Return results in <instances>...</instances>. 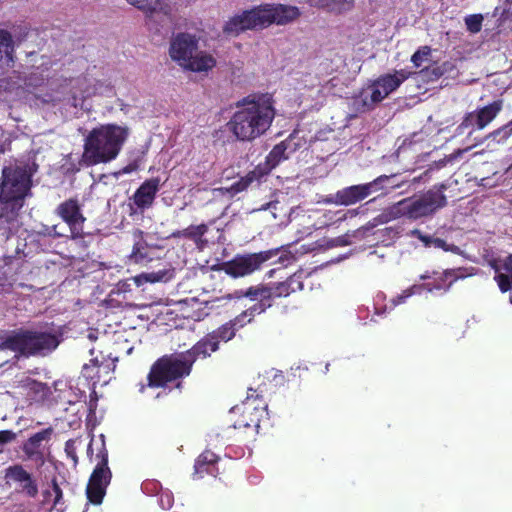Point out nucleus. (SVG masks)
Segmentation results:
<instances>
[{"label": "nucleus", "mask_w": 512, "mask_h": 512, "mask_svg": "<svg viewBox=\"0 0 512 512\" xmlns=\"http://www.w3.org/2000/svg\"><path fill=\"white\" fill-rule=\"evenodd\" d=\"M32 173L26 165L6 166L0 180V240L7 241L21 227V211L32 195Z\"/></svg>", "instance_id": "obj_1"}, {"label": "nucleus", "mask_w": 512, "mask_h": 512, "mask_svg": "<svg viewBox=\"0 0 512 512\" xmlns=\"http://www.w3.org/2000/svg\"><path fill=\"white\" fill-rule=\"evenodd\" d=\"M275 116L271 95L251 94L236 102V111L225 127L235 141L251 143L270 129Z\"/></svg>", "instance_id": "obj_2"}, {"label": "nucleus", "mask_w": 512, "mask_h": 512, "mask_svg": "<svg viewBox=\"0 0 512 512\" xmlns=\"http://www.w3.org/2000/svg\"><path fill=\"white\" fill-rule=\"evenodd\" d=\"M60 341L48 331L18 329L0 337V351H11L17 359L43 357L54 351Z\"/></svg>", "instance_id": "obj_3"}, {"label": "nucleus", "mask_w": 512, "mask_h": 512, "mask_svg": "<svg viewBox=\"0 0 512 512\" xmlns=\"http://www.w3.org/2000/svg\"><path fill=\"white\" fill-rule=\"evenodd\" d=\"M122 142V131L118 127L104 125L94 128L85 138L83 163L86 166H94L115 159Z\"/></svg>", "instance_id": "obj_4"}, {"label": "nucleus", "mask_w": 512, "mask_h": 512, "mask_svg": "<svg viewBox=\"0 0 512 512\" xmlns=\"http://www.w3.org/2000/svg\"><path fill=\"white\" fill-rule=\"evenodd\" d=\"M304 287L300 276L292 275L285 281L273 283H259L248 287L246 290L236 291V297H246L251 301H257L263 304V312L272 306V301L276 298L288 297L296 291L302 290Z\"/></svg>", "instance_id": "obj_5"}, {"label": "nucleus", "mask_w": 512, "mask_h": 512, "mask_svg": "<svg viewBox=\"0 0 512 512\" xmlns=\"http://www.w3.org/2000/svg\"><path fill=\"white\" fill-rule=\"evenodd\" d=\"M192 368L183 353L163 355L152 365L148 374V384L154 388H164L169 383L190 375Z\"/></svg>", "instance_id": "obj_6"}, {"label": "nucleus", "mask_w": 512, "mask_h": 512, "mask_svg": "<svg viewBox=\"0 0 512 512\" xmlns=\"http://www.w3.org/2000/svg\"><path fill=\"white\" fill-rule=\"evenodd\" d=\"M446 189L447 185L442 183L434 186V189L429 190L418 199H404L398 202L397 212L412 220L428 216L437 209L446 206L447 199L444 195Z\"/></svg>", "instance_id": "obj_7"}, {"label": "nucleus", "mask_w": 512, "mask_h": 512, "mask_svg": "<svg viewBox=\"0 0 512 512\" xmlns=\"http://www.w3.org/2000/svg\"><path fill=\"white\" fill-rule=\"evenodd\" d=\"M281 248H273L257 253L237 254L229 261L223 262L220 269L228 276L237 279L259 271L263 264L277 256Z\"/></svg>", "instance_id": "obj_8"}, {"label": "nucleus", "mask_w": 512, "mask_h": 512, "mask_svg": "<svg viewBox=\"0 0 512 512\" xmlns=\"http://www.w3.org/2000/svg\"><path fill=\"white\" fill-rule=\"evenodd\" d=\"M391 177L392 176L380 175L371 182L342 188L335 193L333 202L336 205L342 206L354 205L366 199L371 194L383 190Z\"/></svg>", "instance_id": "obj_9"}, {"label": "nucleus", "mask_w": 512, "mask_h": 512, "mask_svg": "<svg viewBox=\"0 0 512 512\" xmlns=\"http://www.w3.org/2000/svg\"><path fill=\"white\" fill-rule=\"evenodd\" d=\"M261 5L249 10H244L227 20L222 31L227 36H238L247 30L264 29Z\"/></svg>", "instance_id": "obj_10"}, {"label": "nucleus", "mask_w": 512, "mask_h": 512, "mask_svg": "<svg viewBox=\"0 0 512 512\" xmlns=\"http://www.w3.org/2000/svg\"><path fill=\"white\" fill-rule=\"evenodd\" d=\"M55 214L68 225L70 231L69 237L71 239L76 240L83 238L86 217L82 212L81 205L77 198H69L61 202L56 207Z\"/></svg>", "instance_id": "obj_11"}, {"label": "nucleus", "mask_w": 512, "mask_h": 512, "mask_svg": "<svg viewBox=\"0 0 512 512\" xmlns=\"http://www.w3.org/2000/svg\"><path fill=\"white\" fill-rule=\"evenodd\" d=\"M4 479L7 484L15 485L17 493L28 498H36L39 494L37 478L21 464L8 466L4 471Z\"/></svg>", "instance_id": "obj_12"}, {"label": "nucleus", "mask_w": 512, "mask_h": 512, "mask_svg": "<svg viewBox=\"0 0 512 512\" xmlns=\"http://www.w3.org/2000/svg\"><path fill=\"white\" fill-rule=\"evenodd\" d=\"M502 108L503 101L496 100L484 107L466 113L459 128L470 129L469 134L476 130H482L497 117Z\"/></svg>", "instance_id": "obj_13"}, {"label": "nucleus", "mask_w": 512, "mask_h": 512, "mask_svg": "<svg viewBox=\"0 0 512 512\" xmlns=\"http://www.w3.org/2000/svg\"><path fill=\"white\" fill-rule=\"evenodd\" d=\"M199 38L196 35L180 32L170 42L169 55L179 66L183 67L198 50Z\"/></svg>", "instance_id": "obj_14"}, {"label": "nucleus", "mask_w": 512, "mask_h": 512, "mask_svg": "<svg viewBox=\"0 0 512 512\" xmlns=\"http://www.w3.org/2000/svg\"><path fill=\"white\" fill-rule=\"evenodd\" d=\"M53 432L52 427L45 428L29 436L21 446L25 459L32 461L37 468L46 462L43 442H49Z\"/></svg>", "instance_id": "obj_15"}, {"label": "nucleus", "mask_w": 512, "mask_h": 512, "mask_svg": "<svg viewBox=\"0 0 512 512\" xmlns=\"http://www.w3.org/2000/svg\"><path fill=\"white\" fill-rule=\"evenodd\" d=\"M266 409V403L263 397L252 388H249L247 397L243 402L244 416L249 414L248 420H236L233 427L236 429L259 427L263 411Z\"/></svg>", "instance_id": "obj_16"}, {"label": "nucleus", "mask_w": 512, "mask_h": 512, "mask_svg": "<svg viewBox=\"0 0 512 512\" xmlns=\"http://www.w3.org/2000/svg\"><path fill=\"white\" fill-rule=\"evenodd\" d=\"M264 26L272 24L287 25L301 16V11L296 6L285 4H261Z\"/></svg>", "instance_id": "obj_17"}, {"label": "nucleus", "mask_w": 512, "mask_h": 512, "mask_svg": "<svg viewBox=\"0 0 512 512\" xmlns=\"http://www.w3.org/2000/svg\"><path fill=\"white\" fill-rule=\"evenodd\" d=\"M159 188L160 179L158 177L145 180L133 195L136 207L141 211L150 208L154 203Z\"/></svg>", "instance_id": "obj_18"}, {"label": "nucleus", "mask_w": 512, "mask_h": 512, "mask_svg": "<svg viewBox=\"0 0 512 512\" xmlns=\"http://www.w3.org/2000/svg\"><path fill=\"white\" fill-rule=\"evenodd\" d=\"M220 457L211 450L203 451L194 463V472L192 478L199 480L204 478L205 475L216 477L218 475V462Z\"/></svg>", "instance_id": "obj_19"}, {"label": "nucleus", "mask_w": 512, "mask_h": 512, "mask_svg": "<svg viewBox=\"0 0 512 512\" xmlns=\"http://www.w3.org/2000/svg\"><path fill=\"white\" fill-rule=\"evenodd\" d=\"M96 458L98 459V462L88 481L100 484L107 488L111 481L112 473L108 467V451L104 443H102L101 449L97 453Z\"/></svg>", "instance_id": "obj_20"}, {"label": "nucleus", "mask_w": 512, "mask_h": 512, "mask_svg": "<svg viewBox=\"0 0 512 512\" xmlns=\"http://www.w3.org/2000/svg\"><path fill=\"white\" fill-rule=\"evenodd\" d=\"M216 341L210 337L209 334L200 339L190 349L182 352L187 361L190 362L191 368L197 359H205L209 357L213 352L218 350Z\"/></svg>", "instance_id": "obj_21"}, {"label": "nucleus", "mask_w": 512, "mask_h": 512, "mask_svg": "<svg viewBox=\"0 0 512 512\" xmlns=\"http://www.w3.org/2000/svg\"><path fill=\"white\" fill-rule=\"evenodd\" d=\"M209 226L205 223L199 225H190L182 230L173 231L168 238L180 239L185 238L191 240L195 246L202 250L208 243L204 235L208 232Z\"/></svg>", "instance_id": "obj_22"}, {"label": "nucleus", "mask_w": 512, "mask_h": 512, "mask_svg": "<svg viewBox=\"0 0 512 512\" xmlns=\"http://www.w3.org/2000/svg\"><path fill=\"white\" fill-rule=\"evenodd\" d=\"M217 64L216 59L206 51H198L182 67L191 72H208Z\"/></svg>", "instance_id": "obj_23"}, {"label": "nucleus", "mask_w": 512, "mask_h": 512, "mask_svg": "<svg viewBox=\"0 0 512 512\" xmlns=\"http://www.w3.org/2000/svg\"><path fill=\"white\" fill-rule=\"evenodd\" d=\"M288 145V142L285 140L276 144L272 148V150L266 156L265 162L263 164H260V171L263 176L269 174L275 167H277L280 164V162L288 158V156L286 155Z\"/></svg>", "instance_id": "obj_24"}, {"label": "nucleus", "mask_w": 512, "mask_h": 512, "mask_svg": "<svg viewBox=\"0 0 512 512\" xmlns=\"http://www.w3.org/2000/svg\"><path fill=\"white\" fill-rule=\"evenodd\" d=\"M410 73L406 70L395 71L394 74H385L375 80L378 88L383 90L384 95H389L394 92L406 79Z\"/></svg>", "instance_id": "obj_25"}, {"label": "nucleus", "mask_w": 512, "mask_h": 512, "mask_svg": "<svg viewBox=\"0 0 512 512\" xmlns=\"http://www.w3.org/2000/svg\"><path fill=\"white\" fill-rule=\"evenodd\" d=\"M135 237H142V231L136 230ZM130 260L137 264H147L153 260V248L142 239L135 241L132 252L130 253Z\"/></svg>", "instance_id": "obj_26"}, {"label": "nucleus", "mask_w": 512, "mask_h": 512, "mask_svg": "<svg viewBox=\"0 0 512 512\" xmlns=\"http://www.w3.org/2000/svg\"><path fill=\"white\" fill-rule=\"evenodd\" d=\"M14 63V42L11 34L0 30V68H9Z\"/></svg>", "instance_id": "obj_27"}, {"label": "nucleus", "mask_w": 512, "mask_h": 512, "mask_svg": "<svg viewBox=\"0 0 512 512\" xmlns=\"http://www.w3.org/2000/svg\"><path fill=\"white\" fill-rule=\"evenodd\" d=\"M117 357L101 356V360L97 357V374L100 376L99 385L103 386L108 384L113 378V373L116 368Z\"/></svg>", "instance_id": "obj_28"}, {"label": "nucleus", "mask_w": 512, "mask_h": 512, "mask_svg": "<svg viewBox=\"0 0 512 512\" xmlns=\"http://www.w3.org/2000/svg\"><path fill=\"white\" fill-rule=\"evenodd\" d=\"M262 306L263 304L255 303L237 315L234 319L228 321V323L232 324L233 327H236L237 331L238 329L243 328L246 324L251 323L256 315L264 313Z\"/></svg>", "instance_id": "obj_29"}, {"label": "nucleus", "mask_w": 512, "mask_h": 512, "mask_svg": "<svg viewBox=\"0 0 512 512\" xmlns=\"http://www.w3.org/2000/svg\"><path fill=\"white\" fill-rule=\"evenodd\" d=\"M261 165H258L254 170L241 177L238 181L234 182L229 191L237 194L246 190L254 181L259 180L263 175L261 173Z\"/></svg>", "instance_id": "obj_30"}, {"label": "nucleus", "mask_w": 512, "mask_h": 512, "mask_svg": "<svg viewBox=\"0 0 512 512\" xmlns=\"http://www.w3.org/2000/svg\"><path fill=\"white\" fill-rule=\"evenodd\" d=\"M208 334L213 339V341H216L217 346L219 347V343L221 341L228 342L235 337L236 327H233L232 324L226 322Z\"/></svg>", "instance_id": "obj_31"}, {"label": "nucleus", "mask_w": 512, "mask_h": 512, "mask_svg": "<svg viewBox=\"0 0 512 512\" xmlns=\"http://www.w3.org/2000/svg\"><path fill=\"white\" fill-rule=\"evenodd\" d=\"M50 394V387L46 383L34 380L28 384V395L36 402L44 401Z\"/></svg>", "instance_id": "obj_32"}, {"label": "nucleus", "mask_w": 512, "mask_h": 512, "mask_svg": "<svg viewBox=\"0 0 512 512\" xmlns=\"http://www.w3.org/2000/svg\"><path fill=\"white\" fill-rule=\"evenodd\" d=\"M319 7L340 14L353 7V1L347 0H318Z\"/></svg>", "instance_id": "obj_33"}, {"label": "nucleus", "mask_w": 512, "mask_h": 512, "mask_svg": "<svg viewBox=\"0 0 512 512\" xmlns=\"http://www.w3.org/2000/svg\"><path fill=\"white\" fill-rule=\"evenodd\" d=\"M106 489L100 484H95L93 482L88 481L86 487V495L87 499L90 503L94 505H99L102 503L103 498L106 494Z\"/></svg>", "instance_id": "obj_34"}, {"label": "nucleus", "mask_w": 512, "mask_h": 512, "mask_svg": "<svg viewBox=\"0 0 512 512\" xmlns=\"http://www.w3.org/2000/svg\"><path fill=\"white\" fill-rule=\"evenodd\" d=\"M512 135V120L507 124L495 129L485 136V140L493 141L497 144L504 143Z\"/></svg>", "instance_id": "obj_35"}, {"label": "nucleus", "mask_w": 512, "mask_h": 512, "mask_svg": "<svg viewBox=\"0 0 512 512\" xmlns=\"http://www.w3.org/2000/svg\"><path fill=\"white\" fill-rule=\"evenodd\" d=\"M469 274L466 273V268L459 267L454 269H446L440 274V279L448 281L446 290H449L452 285L459 279H464Z\"/></svg>", "instance_id": "obj_36"}, {"label": "nucleus", "mask_w": 512, "mask_h": 512, "mask_svg": "<svg viewBox=\"0 0 512 512\" xmlns=\"http://www.w3.org/2000/svg\"><path fill=\"white\" fill-rule=\"evenodd\" d=\"M167 275H168L167 271L142 273L140 275L134 276L133 280L136 285L140 286L143 283H147V282L156 283V282H160V281H167L171 277V275H169V277H166Z\"/></svg>", "instance_id": "obj_37"}, {"label": "nucleus", "mask_w": 512, "mask_h": 512, "mask_svg": "<svg viewBox=\"0 0 512 512\" xmlns=\"http://www.w3.org/2000/svg\"><path fill=\"white\" fill-rule=\"evenodd\" d=\"M82 376L92 382L93 386L99 384L100 376L97 374V357L90 360L89 364H85L81 371Z\"/></svg>", "instance_id": "obj_38"}, {"label": "nucleus", "mask_w": 512, "mask_h": 512, "mask_svg": "<svg viewBox=\"0 0 512 512\" xmlns=\"http://www.w3.org/2000/svg\"><path fill=\"white\" fill-rule=\"evenodd\" d=\"M483 20L484 18L482 14H471L466 16L464 19L466 29L472 34L480 32L482 29Z\"/></svg>", "instance_id": "obj_39"}, {"label": "nucleus", "mask_w": 512, "mask_h": 512, "mask_svg": "<svg viewBox=\"0 0 512 512\" xmlns=\"http://www.w3.org/2000/svg\"><path fill=\"white\" fill-rule=\"evenodd\" d=\"M51 490H46L44 492V497L47 498L51 495V493L54 494V500H53V506L56 507L57 505L62 503L63 500V491L58 483L57 477H53L51 479L50 483Z\"/></svg>", "instance_id": "obj_40"}, {"label": "nucleus", "mask_w": 512, "mask_h": 512, "mask_svg": "<svg viewBox=\"0 0 512 512\" xmlns=\"http://www.w3.org/2000/svg\"><path fill=\"white\" fill-rule=\"evenodd\" d=\"M432 49L430 46L419 47L411 56V62L416 68H419L424 61L431 55Z\"/></svg>", "instance_id": "obj_41"}, {"label": "nucleus", "mask_w": 512, "mask_h": 512, "mask_svg": "<svg viewBox=\"0 0 512 512\" xmlns=\"http://www.w3.org/2000/svg\"><path fill=\"white\" fill-rule=\"evenodd\" d=\"M130 4L147 13H154L160 6L159 0H130Z\"/></svg>", "instance_id": "obj_42"}, {"label": "nucleus", "mask_w": 512, "mask_h": 512, "mask_svg": "<svg viewBox=\"0 0 512 512\" xmlns=\"http://www.w3.org/2000/svg\"><path fill=\"white\" fill-rule=\"evenodd\" d=\"M37 233L38 235L51 238L69 237V235L64 234L58 230V225H42L41 229Z\"/></svg>", "instance_id": "obj_43"}, {"label": "nucleus", "mask_w": 512, "mask_h": 512, "mask_svg": "<svg viewBox=\"0 0 512 512\" xmlns=\"http://www.w3.org/2000/svg\"><path fill=\"white\" fill-rule=\"evenodd\" d=\"M432 246H434L435 248L442 249L445 252H452V253L458 254V255L462 253L460 247H458L455 244H448L445 240H443L441 238L433 237Z\"/></svg>", "instance_id": "obj_44"}, {"label": "nucleus", "mask_w": 512, "mask_h": 512, "mask_svg": "<svg viewBox=\"0 0 512 512\" xmlns=\"http://www.w3.org/2000/svg\"><path fill=\"white\" fill-rule=\"evenodd\" d=\"M495 280L499 286V289L502 292H507L512 288V274L511 275H507V274H503V273L497 274L495 276Z\"/></svg>", "instance_id": "obj_45"}, {"label": "nucleus", "mask_w": 512, "mask_h": 512, "mask_svg": "<svg viewBox=\"0 0 512 512\" xmlns=\"http://www.w3.org/2000/svg\"><path fill=\"white\" fill-rule=\"evenodd\" d=\"M420 74L429 81H436L442 77L441 69L438 66L426 67L420 71Z\"/></svg>", "instance_id": "obj_46"}, {"label": "nucleus", "mask_w": 512, "mask_h": 512, "mask_svg": "<svg viewBox=\"0 0 512 512\" xmlns=\"http://www.w3.org/2000/svg\"><path fill=\"white\" fill-rule=\"evenodd\" d=\"M65 453L68 458L73 460L74 464H77L78 457H77V453H76V440L69 439L68 441H66Z\"/></svg>", "instance_id": "obj_47"}, {"label": "nucleus", "mask_w": 512, "mask_h": 512, "mask_svg": "<svg viewBox=\"0 0 512 512\" xmlns=\"http://www.w3.org/2000/svg\"><path fill=\"white\" fill-rule=\"evenodd\" d=\"M386 97H387V95L383 94V90L381 88H378V86L376 85V82L374 81L373 84L371 85V95H370L371 101L373 103H378V102H381Z\"/></svg>", "instance_id": "obj_48"}, {"label": "nucleus", "mask_w": 512, "mask_h": 512, "mask_svg": "<svg viewBox=\"0 0 512 512\" xmlns=\"http://www.w3.org/2000/svg\"><path fill=\"white\" fill-rule=\"evenodd\" d=\"M411 235L413 237L417 238L418 240H420L424 244L425 247L432 246L433 236L423 234L419 229H414L411 232Z\"/></svg>", "instance_id": "obj_49"}, {"label": "nucleus", "mask_w": 512, "mask_h": 512, "mask_svg": "<svg viewBox=\"0 0 512 512\" xmlns=\"http://www.w3.org/2000/svg\"><path fill=\"white\" fill-rule=\"evenodd\" d=\"M419 287L417 286H412L411 288H408L406 290H404L400 295H398L395 299H393V304L394 305H397V304H401L403 302H405V300L409 297H411L414 293H415V289H418Z\"/></svg>", "instance_id": "obj_50"}, {"label": "nucleus", "mask_w": 512, "mask_h": 512, "mask_svg": "<svg viewBox=\"0 0 512 512\" xmlns=\"http://www.w3.org/2000/svg\"><path fill=\"white\" fill-rule=\"evenodd\" d=\"M16 439V433L12 430H1L0 431V447L14 441Z\"/></svg>", "instance_id": "obj_51"}, {"label": "nucleus", "mask_w": 512, "mask_h": 512, "mask_svg": "<svg viewBox=\"0 0 512 512\" xmlns=\"http://www.w3.org/2000/svg\"><path fill=\"white\" fill-rule=\"evenodd\" d=\"M447 283H448V281L441 280L440 276H439L437 279H435L434 283H427L425 285V287L430 292L433 291V290H444V291H447L446 290Z\"/></svg>", "instance_id": "obj_52"}, {"label": "nucleus", "mask_w": 512, "mask_h": 512, "mask_svg": "<svg viewBox=\"0 0 512 512\" xmlns=\"http://www.w3.org/2000/svg\"><path fill=\"white\" fill-rule=\"evenodd\" d=\"M439 68L441 69L442 76L445 74H451L453 71L456 70V66L451 61H445L439 65Z\"/></svg>", "instance_id": "obj_53"}, {"label": "nucleus", "mask_w": 512, "mask_h": 512, "mask_svg": "<svg viewBox=\"0 0 512 512\" xmlns=\"http://www.w3.org/2000/svg\"><path fill=\"white\" fill-rule=\"evenodd\" d=\"M97 395L95 392H93L90 395V401H89V411L90 413H94L97 407Z\"/></svg>", "instance_id": "obj_54"}, {"label": "nucleus", "mask_w": 512, "mask_h": 512, "mask_svg": "<svg viewBox=\"0 0 512 512\" xmlns=\"http://www.w3.org/2000/svg\"><path fill=\"white\" fill-rule=\"evenodd\" d=\"M6 266L7 264L0 265V285H2L8 279V272Z\"/></svg>", "instance_id": "obj_55"}, {"label": "nucleus", "mask_w": 512, "mask_h": 512, "mask_svg": "<svg viewBox=\"0 0 512 512\" xmlns=\"http://www.w3.org/2000/svg\"><path fill=\"white\" fill-rule=\"evenodd\" d=\"M278 204L277 201L275 202H269V203H266L265 205H263L260 210H267V209H270L272 207H275L276 205Z\"/></svg>", "instance_id": "obj_56"}, {"label": "nucleus", "mask_w": 512, "mask_h": 512, "mask_svg": "<svg viewBox=\"0 0 512 512\" xmlns=\"http://www.w3.org/2000/svg\"><path fill=\"white\" fill-rule=\"evenodd\" d=\"M138 168H139V165L136 161H134L133 163L130 162V166H129L130 172L137 170Z\"/></svg>", "instance_id": "obj_57"}, {"label": "nucleus", "mask_w": 512, "mask_h": 512, "mask_svg": "<svg viewBox=\"0 0 512 512\" xmlns=\"http://www.w3.org/2000/svg\"><path fill=\"white\" fill-rule=\"evenodd\" d=\"M249 414H246V416H244V411H243V407L241 408V415L240 417L237 419V420H248L249 421Z\"/></svg>", "instance_id": "obj_58"}, {"label": "nucleus", "mask_w": 512, "mask_h": 512, "mask_svg": "<svg viewBox=\"0 0 512 512\" xmlns=\"http://www.w3.org/2000/svg\"><path fill=\"white\" fill-rule=\"evenodd\" d=\"M275 269H271L269 270L267 273H266V277L267 278H272L273 277V274L275 273Z\"/></svg>", "instance_id": "obj_59"}, {"label": "nucleus", "mask_w": 512, "mask_h": 512, "mask_svg": "<svg viewBox=\"0 0 512 512\" xmlns=\"http://www.w3.org/2000/svg\"><path fill=\"white\" fill-rule=\"evenodd\" d=\"M88 455L92 453V443L90 442L87 449Z\"/></svg>", "instance_id": "obj_60"}, {"label": "nucleus", "mask_w": 512, "mask_h": 512, "mask_svg": "<svg viewBox=\"0 0 512 512\" xmlns=\"http://www.w3.org/2000/svg\"><path fill=\"white\" fill-rule=\"evenodd\" d=\"M134 213H135V211L133 210V207L130 205V212H129V215H132V214H134Z\"/></svg>", "instance_id": "obj_61"}, {"label": "nucleus", "mask_w": 512, "mask_h": 512, "mask_svg": "<svg viewBox=\"0 0 512 512\" xmlns=\"http://www.w3.org/2000/svg\"><path fill=\"white\" fill-rule=\"evenodd\" d=\"M428 278H430V276L426 275V274L421 276V279H428Z\"/></svg>", "instance_id": "obj_62"}, {"label": "nucleus", "mask_w": 512, "mask_h": 512, "mask_svg": "<svg viewBox=\"0 0 512 512\" xmlns=\"http://www.w3.org/2000/svg\"><path fill=\"white\" fill-rule=\"evenodd\" d=\"M123 172H124V173H128V166H126V167H124V168H123Z\"/></svg>", "instance_id": "obj_63"}, {"label": "nucleus", "mask_w": 512, "mask_h": 512, "mask_svg": "<svg viewBox=\"0 0 512 512\" xmlns=\"http://www.w3.org/2000/svg\"><path fill=\"white\" fill-rule=\"evenodd\" d=\"M510 303L512 304V294L510 295Z\"/></svg>", "instance_id": "obj_64"}]
</instances>
